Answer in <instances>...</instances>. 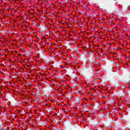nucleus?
Masks as SVG:
<instances>
[{"instance_id": "nucleus-1", "label": "nucleus", "mask_w": 130, "mask_h": 130, "mask_svg": "<svg viewBox=\"0 0 130 130\" xmlns=\"http://www.w3.org/2000/svg\"><path fill=\"white\" fill-rule=\"evenodd\" d=\"M111 2H113V3H110V4H111V5H114V0H111Z\"/></svg>"}, {"instance_id": "nucleus-2", "label": "nucleus", "mask_w": 130, "mask_h": 130, "mask_svg": "<svg viewBox=\"0 0 130 130\" xmlns=\"http://www.w3.org/2000/svg\"><path fill=\"white\" fill-rule=\"evenodd\" d=\"M127 125L130 127V122H127Z\"/></svg>"}, {"instance_id": "nucleus-3", "label": "nucleus", "mask_w": 130, "mask_h": 130, "mask_svg": "<svg viewBox=\"0 0 130 130\" xmlns=\"http://www.w3.org/2000/svg\"><path fill=\"white\" fill-rule=\"evenodd\" d=\"M91 58H93L94 57V54L91 53Z\"/></svg>"}, {"instance_id": "nucleus-4", "label": "nucleus", "mask_w": 130, "mask_h": 130, "mask_svg": "<svg viewBox=\"0 0 130 130\" xmlns=\"http://www.w3.org/2000/svg\"><path fill=\"white\" fill-rule=\"evenodd\" d=\"M109 3H111L112 4H113V2L111 1V0H109Z\"/></svg>"}, {"instance_id": "nucleus-5", "label": "nucleus", "mask_w": 130, "mask_h": 130, "mask_svg": "<svg viewBox=\"0 0 130 130\" xmlns=\"http://www.w3.org/2000/svg\"><path fill=\"white\" fill-rule=\"evenodd\" d=\"M66 127H68V124H66Z\"/></svg>"}, {"instance_id": "nucleus-6", "label": "nucleus", "mask_w": 130, "mask_h": 130, "mask_svg": "<svg viewBox=\"0 0 130 130\" xmlns=\"http://www.w3.org/2000/svg\"><path fill=\"white\" fill-rule=\"evenodd\" d=\"M25 82L26 83V84H28V81H25Z\"/></svg>"}, {"instance_id": "nucleus-7", "label": "nucleus", "mask_w": 130, "mask_h": 130, "mask_svg": "<svg viewBox=\"0 0 130 130\" xmlns=\"http://www.w3.org/2000/svg\"><path fill=\"white\" fill-rule=\"evenodd\" d=\"M31 81H30V82L29 83H28V84H29L30 85H31Z\"/></svg>"}, {"instance_id": "nucleus-8", "label": "nucleus", "mask_w": 130, "mask_h": 130, "mask_svg": "<svg viewBox=\"0 0 130 130\" xmlns=\"http://www.w3.org/2000/svg\"><path fill=\"white\" fill-rule=\"evenodd\" d=\"M50 110H52V108H51V109H50Z\"/></svg>"}, {"instance_id": "nucleus-9", "label": "nucleus", "mask_w": 130, "mask_h": 130, "mask_svg": "<svg viewBox=\"0 0 130 130\" xmlns=\"http://www.w3.org/2000/svg\"><path fill=\"white\" fill-rule=\"evenodd\" d=\"M77 52H79V51H77Z\"/></svg>"}, {"instance_id": "nucleus-10", "label": "nucleus", "mask_w": 130, "mask_h": 130, "mask_svg": "<svg viewBox=\"0 0 130 130\" xmlns=\"http://www.w3.org/2000/svg\"><path fill=\"white\" fill-rule=\"evenodd\" d=\"M82 115H85V114H82Z\"/></svg>"}, {"instance_id": "nucleus-11", "label": "nucleus", "mask_w": 130, "mask_h": 130, "mask_svg": "<svg viewBox=\"0 0 130 130\" xmlns=\"http://www.w3.org/2000/svg\"><path fill=\"white\" fill-rule=\"evenodd\" d=\"M83 50H84V51H85V50L83 49Z\"/></svg>"}, {"instance_id": "nucleus-12", "label": "nucleus", "mask_w": 130, "mask_h": 130, "mask_svg": "<svg viewBox=\"0 0 130 130\" xmlns=\"http://www.w3.org/2000/svg\"><path fill=\"white\" fill-rule=\"evenodd\" d=\"M43 77V76H41V78H42Z\"/></svg>"}, {"instance_id": "nucleus-13", "label": "nucleus", "mask_w": 130, "mask_h": 130, "mask_svg": "<svg viewBox=\"0 0 130 130\" xmlns=\"http://www.w3.org/2000/svg\"><path fill=\"white\" fill-rule=\"evenodd\" d=\"M43 77V76H41V78H42Z\"/></svg>"}, {"instance_id": "nucleus-14", "label": "nucleus", "mask_w": 130, "mask_h": 130, "mask_svg": "<svg viewBox=\"0 0 130 130\" xmlns=\"http://www.w3.org/2000/svg\"><path fill=\"white\" fill-rule=\"evenodd\" d=\"M41 81H43V79H42Z\"/></svg>"}, {"instance_id": "nucleus-15", "label": "nucleus", "mask_w": 130, "mask_h": 130, "mask_svg": "<svg viewBox=\"0 0 130 130\" xmlns=\"http://www.w3.org/2000/svg\"><path fill=\"white\" fill-rule=\"evenodd\" d=\"M75 109H77V107H75Z\"/></svg>"}, {"instance_id": "nucleus-16", "label": "nucleus", "mask_w": 130, "mask_h": 130, "mask_svg": "<svg viewBox=\"0 0 130 130\" xmlns=\"http://www.w3.org/2000/svg\"><path fill=\"white\" fill-rule=\"evenodd\" d=\"M125 92H128V91H125Z\"/></svg>"}, {"instance_id": "nucleus-17", "label": "nucleus", "mask_w": 130, "mask_h": 130, "mask_svg": "<svg viewBox=\"0 0 130 130\" xmlns=\"http://www.w3.org/2000/svg\"><path fill=\"white\" fill-rule=\"evenodd\" d=\"M68 20H70V19H68Z\"/></svg>"}]
</instances>
